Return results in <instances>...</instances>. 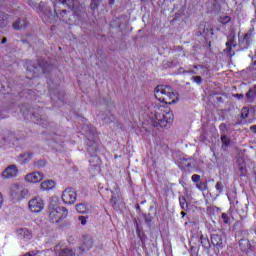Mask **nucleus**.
Here are the masks:
<instances>
[{
  "mask_svg": "<svg viewBox=\"0 0 256 256\" xmlns=\"http://www.w3.org/2000/svg\"><path fill=\"white\" fill-rule=\"evenodd\" d=\"M46 165H47V161H45V160H38V161L34 162V167L36 169H41V168L45 167Z\"/></svg>",
  "mask_w": 256,
  "mask_h": 256,
  "instance_id": "nucleus-28",
  "label": "nucleus"
},
{
  "mask_svg": "<svg viewBox=\"0 0 256 256\" xmlns=\"http://www.w3.org/2000/svg\"><path fill=\"white\" fill-rule=\"evenodd\" d=\"M211 243L216 249H223V235L222 234H212Z\"/></svg>",
  "mask_w": 256,
  "mask_h": 256,
  "instance_id": "nucleus-12",
  "label": "nucleus"
},
{
  "mask_svg": "<svg viewBox=\"0 0 256 256\" xmlns=\"http://www.w3.org/2000/svg\"><path fill=\"white\" fill-rule=\"evenodd\" d=\"M219 129L222 131V133H225V131H227V124L221 123Z\"/></svg>",
  "mask_w": 256,
  "mask_h": 256,
  "instance_id": "nucleus-42",
  "label": "nucleus"
},
{
  "mask_svg": "<svg viewBox=\"0 0 256 256\" xmlns=\"http://www.w3.org/2000/svg\"><path fill=\"white\" fill-rule=\"evenodd\" d=\"M192 181L193 183H199L201 181V176L199 174L192 175Z\"/></svg>",
  "mask_w": 256,
  "mask_h": 256,
  "instance_id": "nucleus-40",
  "label": "nucleus"
},
{
  "mask_svg": "<svg viewBox=\"0 0 256 256\" xmlns=\"http://www.w3.org/2000/svg\"><path fill=\"white\" fill-rule=\"evenodd\" d=\"M40 187H41L42 191H51V189L55 188V181H53V180L43 181L40 184Z\"/></svg>",
  "mask_w": 256,
  "mask_h": 256,
  "instance_id": "nucleus-15",
  "label": "nucleus"
},
{
  "mask_svg": "<svg viewBox=\"0 0 256 256\" xmlns=\"http://www.w3.org/2000/svg\"><path fill=\"white\" fill-rule=\"evenodd\" d=\"M89 163H94L92 164L93 167H97V165H99V157H97L96 155H92L91 159L89 160Z\"/></svg>",
  "mask_w": 256,
  "mask_h": 256,
  "instance_id": "nucleus-35",
  "label": "nucleus"
},
{
  "mask_svg": "<svg viewBox=\"0 0 256 256\" xmlns=\"http://www.w3.org/2000/svg\"><path fill=\"white\" fill-rule=\"evenodd\" d=\"M215 189L219 193V195H221V193H223V189H224L223 182H217L215 185Z\"/></svg>",
  "mask_w": 256,
  "mask_h": 256,
  "instance_id": "nucleus-36",
  "label": "nucleus"
},
{
  "mask_svg": "<svg viewBox=\"0 0 256 256\" xmlns=\"http://www.w3.org/2000/svg\"><path fill=\"white\" fill-rule=\"evenodd\" d=\"M44 205L45 204L41 198H33L29 201V209L32 213H41Z\"/></svg>",
  "mask_w": 256,
  "mask_h": 256,
  "instance_id": "nucleus-6",
  "label": "nucleus"
},
{
  "mask_svg": "<svg viewBox=\"0 0 256 256\" xmlns=\"http://www.w3.org/2000/svg\"><path fill=\"white\" fill-rule=\"evenodd\" d=\"M196 187L200 191H206V189H207V181H204V182L200 181V182L196 183Z\"/></svg>",
  "mask_w": 256,
  "mask_h": 256,
  "instance_id": "nucleus-32",
  "label": "nucleus"
},
{
  "mask_svg": "<svg viewBox=\"0 0 256 256\" xmlns=\"http://www.w3.org/2000/svg\"><path fill=\"white\" fill-rule=\"evenodd\" d=\"M19 170L17 169L16 165L8 166L2 173L3 179H13L17 175Z\"/></svg>",
  "mask_w": 256,
  "mask_h": 256,
  "instance_id": "nucleus-9",
  "label": "nucleus"
},
{
  "mask_svg": "<svg viewBox=\"0 0 256 256\" xmlns=\"http://www.w3.org/2000/svg\"><path fill=\"white\" fill-rule=\"evenodd\" d=\"M111 203H112L113 205H115V202L113 201V198H112V201H111Z\"/></svg>",
  "mask_w": 256,
  "mask_h": 256,
  "instance_id": "nucleus-60",
  "label": "nucleus"
},
{
  "mask_svg": "<svg viewBox=\"0 0 256 256\" xmlns=\"http://www.w3.org/2000/svg\"><path fill=\"white\" fill-rule=\"evenodd\" d=\"M251 39V35L245 34L243 37H239L238 45L240 49H247L249 47V40Z\"/></svg>",
  "mask_w": 256,
  "mask_h": 256,
  "instance_id": "nucleus-13",
  "label": "nucleus"
},
{
  "mask_svg": "<svg viewBox=\"0 0 256 256\" xmlns=\"http://www.w3.org/2000/svg\"><path fill=\"white\" fill-rule=\"evenodd\" d=\"M49 15H45L47 23H52L53 19H55V15L51 13V11L48 12Z\"/></svg>",
  "mask_w": 256,
  "mask_h": 256,
  "instance_id": "nucleus-39",
  "label": "nucleus"
},
{
  "mask_svg": "<svg viewBox=\"0 0 256 256\" xmlns=\"http://www.w3.org/2000/svg\"><path fill=\"white\" fill-rule=\"evenodd\" d=\"M154 94L160 103H165L166 105H173L179 101L177 92L171 86L158 85L154 90Z\"/></svg>",
  "mask_w": 256,
  "mask_h": 256,
  "instance_id": "nucleus-1",
  "label": "nucleus"
},
{
  "mask_svg": "<svg viewBox=\"0 0 256 256\" xmlns=\"http://www.w3.org/2000/svg\"><path fill=\"white\" fill-rule=\"evenodd\" d=\"M224 53H226L227 57H235V50H233L231 45L226 46Z\"/></svg>",
  "mask_w": 256,
  "mask_h": 256,
  "instance_id": "nucleus-25",
  "label": "nucleus"
},
{
  "mask_svg": "<svg viewBox=\"0 0 256 256\" xmlns=\"http://www.w3.org/2000/svg\"><path fill=\"white\" fill-rule=\"evenodd\" d=\"M192 81H194V83H196L197 85H201V83H203V79L201 78V76L192 77Z\"/></svg>",
  "mask_w": 256,
  "mask_h": 256,
  "instance_id": "nucleus-38",
  "label": "nucleus"
},
{
  "mask_svg": "<svg viewBox=\"0 0 256 256\" xmlns=\"http://www.w3.org/2000/svg\"><path fill=\"white\" fill-rule=\"evenodd\" d=\"M26 69L29 73H33V77H39L41 73H49L51 71V64L39 59L37 63L29 61L26 63Z\"/></svg>",
  "mask_w": 256,
  "mask_h": 256,
  "instance_id": "nucleus-3",
  "label": "nucleus"
},
{
  "mask_svg": "<svg viewBox=\"0 0 256 256\" xmlns=\"http://www.w3.org/2000/svg\"><path fill=\"white\" fill-rule=\"evenodd\" d=\"M179 71H180V73H181V71H183V68H180Z\"/></svg>",
  "mask_w": 256,
  "mask_h": 256,
  "instance_id": "nucleus-62",
  "label": "nucleus"
},
{
  "mask_svg": "<svg viewBox=\"0 0 256 256\" xmlns=\"http://www.w3.org/2000/svg\"><path fill=\"white\" fill-rule=\"evenodd\" d=\"M5 19H7V16L5 15V13H0V25H3L1 21H5Z\"/></svg>",
  "mask_w": 256,
  "mask_h": 256,
  "instance_id": "nucleus-44",
  "label": "nucleus"
},
{
  "mask_svg": "<svg viewBox=\"0 0 256 256\" xmlns=\"http://www.w3.org/2000/svg\"><path fill=\"white\" fill-rule=\"evenodd\" d=\"M58 256H75V251L69 248H63L60 250Z\"/></svg>",
  "mask_w": 256,
  "mask_h": 256,
  "instance_id": "nucleus-23",
  "label": "nucleus"
},
{
  "mask_svg": "<svg viewBox=\"0 0 256 256\" xmlns=\"http://www.w3.org/2000/svg\"><path fill=\"white\" fill-rule=\"evenodd\" d=\"M43 179L44 174L41 172H33L25 176V181L28 183H40V181H43Z\"/></svg>",
  "mask_w": 256,
  "mask_h": 256,
  "instance_id": "nucleus-7",
  "label": "nucleus"
},
{
  "mask_svg": "<svg viewBox=\"0 0 256 256\" xmlns=\"http://www.w3.org/2000/svg\"><path fill=\"white\" fill-rule=\"evenodd\" d=\"M182 218L185 217V215H187V213H185V211L181 212Z\"/></svg>",
  "mask_w": 256,
  "mask_h": 256,
  "instance_id": "nucleus-54",
  "label": "nucleus"
},
{
  "mask_svg": "<svg viewBox=\"0 0 256 256\" xmlns=\"http://www.w3.org/2000/svg\"><path fill=\"white\" fill-rule=\"evenodd\" d=\"M238 169L241 177H245V175H247V168L245 167V164H239Z\"/></svg>",
  "mask_w": 256,
  "mask_h": 256,
  "instance_id": "nucleus-31",
  "label": "nucleus"
},
{
  "mask_svg": "<svg viewBox=\"0 0 256 256\" xmlns=\"http://www.w3.org/2000/svg\"><path fill=\"white\" fill-rule=\"evenodd\" d=\"M183 73H190L191 75H197V72H195V70L183 71Z\"/></svg>",
  "mask_w": 256,
  "mask_h": 256,
  "instance_id": "nucleus-45",
  "label": "nucleus"
},
{
  "mask_svg": "<svg viewBox=\"0 0 256 256\" xmlns=\"http://www.w3.org/2000/svg\"><path fill=\"white\" fill-rule=\"evenodd\" d=\"M3 205V194L0 193V207Z\"/></svg>",
  "mask_w": 256,
  "mask_h": 256,
  "instance_id": "nucleus-52",
  "label": "nucleus"
},
{
  "mask_svg": "<svg viewBox=\"0 0 256 256\" xmlns=\"http://www.w3.org/2000/svg\"><path fill=\"white\" fill-rule=\"evenodd\" d=\"M234 97H236V99H243L245 96L243 94H235Z\"/></svg>",
  "mask_w": 256,
  "mask_h": 256,
  "instance_id": "nucleus-46",
  "label": "nucleus"
},
{
  "mask_svg": "<svg viewBox=\"0 0 256 256\" xmlns=\"http://www.w3.org/2000/svg\"><path fill=\"white\" fill-rule=\"evenodd\" d=\"M27 193V189L20 188L19 186H15V188L11 190V196L13 199H23Z\"/></svg>",
  "mask_w": 256,
  "mask_h": 256,
  "instance_id": "nucleus-11",
  "label": "nucleus"
},
{
  "mask_svg": "<svg viewBox=\"0 0 256 256\" xmlns=\"http://www.w3.org/2000/svg\"><path fill=\"white\" fill-rule=\"evenodd\" d=\"M67 215H69L67 208L63 206H57L50 211L49 218L52 223H59V221H61V219H65Z\"/></svg>",
  "mask_w": 256,
  "mask_h": 256,
  "instance_id": "nucleus-4",
  "label": "nucleus"
},
{
  "mask_svg": "<svg viewBox=\"0 0 256 256\" xmlns=\"http://www.w3.org/2000/svg\"><path fill=\"white\" fill-rule=\"evenodd\" d=\"M200 141H207V137H205V134L200 135Z\"/></svg>",
  "mask_w": 256,
  "mask_h": 256,
  "instance_id": "nucleus-49",
  "label": "nucleus"
},
{
  "mask_svg": "<svg viewBox=\"0 0 256 256\" xmlns=\"http://www.w3.org/2000/svg\"><path fill=\"white\" fill-rule=\"evenodd\" d=\"M82 246L79 247V249L82 251V253H85V251H89L93 247V238L89 235H84L82 240Z\"/></svg>",
  "mask_w": 256,
  "mask_h": 256,
  "instance_id": "nucleus-10",
  "label": "nucleus"
},
{
  "mask_svg": "<svg viewBox=\"0 0 256 256\" xmlns=\"http://www.w3.org/2000/svg\"><path fill=\"white\" fill-rule=\"evenodd\" d=\"M180 165L182 169H191V160L189 158L182 159Z\"/></svg>",
  "mask_w": 256,
  "mask_h": 256,
  "instance_id": "nucleus-24",
  "label": "nucleus"
},
{
  "mask_svg": "<svg viewBox=\"0 0 256 256\" xmlns=\"http://www.w3.org/2000/svg\"><path fill=\"white\" fill-rule=\"evenodd\" d=\"M136 209L139 210L141 209V206H139V204L136 205Z\"/></svg>",
  "mask_w": 256,
  "mask_h": 256,
  "instance_id": "nucleus-57",
  "label": "nucleus"
},
{
  "mask_svg": "<svg viewBox=\"0 0 256 256\" xmlns=\"http://www.w3.org/2000/svg\"><path fill=\"white\" fill-rule=\"evenodd\" d=\"M247 117H249V108L244 107L241 110V118L242 119H247Z\"/></svg>",
  "mask_w": 256,
  "mask_h": 256,
  "instance_id": "nucleus-34",
  "label": "nucleus"
},
{
  "mask_svg": "<svg viewBox=\"0 0 256 256\" xmlns=\"http://www.w3.org/2000/svg\"><path fill=\"white\" fill-rule=\"evenodd\" d=\"M24 256H41V252L39 250H32L24 254Z\"/></svg>",
  "mask_w": 256,
  "mask_h": 256,
  "instance_id": "nucleus-37",
  "label": "nucleus"
},
{
  "mask_svg": "<svg viewBox=\"0 0 256 256\" xmlns=\"http://www.w3.org/2000/svg\"><path fill=\"white\" fill-rule=\"evenodd\" d=\"M1 43L2 45H5V43H7V37H3Z\"/></svg>",
  "mask_w": 256,
  "mask_h": 256,
  "instance_id": "nucleus-50",
  "label": "nucleus"
},
{
  "mask_svg": "<svg viewBox=\"0 0 256 256\" xmlns=\"http://www.w3.org/2000/svg\"><path fill=\"white\" fill-rule=\"evenodd\" d=\"M173 121H175V116L172 111L163 112L161 108H157L154 117L151 119V125L154 129H164L167 125H171Z\"/></svg>",
  "mask_w": 256,
  "mask_h": 256,
  "instance_id": "nucleus-2",
  "label": "nucleus"
},
{
  "mask_svg": "<svg viewBox=\"0 0 256 256\" xmlns=\"http://www.w3.org/2000/svg\"><path fill=\"white\" fill-rule=\"evenodd\" d=\"M5 119V116H3V113H0V120Z\"/></svg>",
  "mask_w": 256,
  "mask_h": 256,
  "instance_id": "nucleus-55",
  "label": "nucleus"
},
{
  "mask_svg": "<svg viewBox=\"0 0 256 256\" xmlns=\"http://www.w3.org/2000/svg\"><path fill=\"white\" fill-rule=\"evenodd\" d=\"M250 131H252V133H255L256 135V125L250 126Z\"/></svg>",
  "mask_w": 256,
  "mask_h": 256,
  "instance_id": "nucleus-47",
  "label": "nucleus"
},
{
  "mask_svg": "<svg viewBox=\"0 0 256 256\" xmlns=\"http://www.w3.org/2000/svg\"><path fill=\"white\" fill-rule=\"evenodd\" d=\"M239 247L244 253H249L251 251V242L248 239H241L239 241Z\"/></svg>",
  "mask_w": 256,
  "mask_h": 256,
  "instance_id": "nucleus-14",
  "label": "nucleus"
},
{
  "mask_svg": "<svg viewBox=\"0 0 256 256\" xmlns=\"http://www.w3.org/2000/svg\"><path fill=\"white\" fill-rule=\"evenodd\" d=\"M63 4L68 5L69 9H73L77 3V0H59Z\"/></svg>",
  "mask_w": 256,
  "mask_h": 256,
  "instance_id": "nucleus-26",
  "label": "nucleus"
},
{
  "mask_svg": "<svg viewBox=\"0 0 256 256\" xmlns=\"http://www.w3.org/2000/svg\"><path fill=\"white\" fill-rule=\"evenodd\" d=\"M228 41L226 42V47H229V45L233 46V48L237 47V42L235 41V32H231L227 36Z\"/></svg>",
  "mask_w": 256,
  "mask_h": 256,
  "instance_id": "nucleus-19",
  "label": "nucleus"
},
{
  "mask_svg": "<svg viewBox=\"0 0 256 256\" xmlns=\"http://www.w3.org/2000/svg\"><path fill=\"white\" fill-rule=\"evenodd\" d=\"M136 231H137V233L141 232V227H139V224H137V223H136Z\"/></svg>",
  "mask_w": 256,
  "mask_h": 256,
  "instance_id": "nucleus-51",
  "label": "nucleus"
},
{
  "mask_svg": "<svg viewBox=\"0 0 256 256\" xmlns=\"http://www.w3.org/2000/svg\"><path fill=\"white\" fill-rule=\"evenodd\" d=\"M256 95V86L254 88H251L248 90V92L246 93V99H253V96Z\"/></svg>",
  "mask_w": 256,
  "mask_h": 256,
  "instance_id": "nucleus-29",
  "label": "nucleus"
},
{
  "mask_svg": "<svg viewBox=\"0 0 256 256\" xmlns=\"http://www.w3.org/2000/svg\"><path fill=\"white\" fill-rule=\"evenodd\" d=\"M222 221L227 225L229 223V215L222 213Z\"/></svg>",
  "mask_w": 256,
  "mask_h": 256,
  "instance_id": "nucleus-41",
  "label": "nucleus"
},
{
  "mask_svg": "<svg viewBox=\"0 0 256 256\" xmlns=\"http://www.w3.org/2000/svg\"><path fill=\"white\" fill-rule=\"evenodd\" d=\"M220 139L222 142V149H227V147L231 145V139H229L226 134H222Z\"/></svg>",
  "mask_w": 256,
  "mask_h": 256,
  "instance_id": "nucleus-21",
  "label": "nucleus"
},
{
  "mask_svg": "<svg viewBox=\"0 0 256 256\" xmlns=\"http://www.w3.org/2000/svg\"><path fill=\"white\" fill-rule=\"evenodd\" d=\"M67 15V10H61L60 17H65Z\"/></svg>",
  "mask_w": 256,
  "mask_h": 256,
  "instance_id": "nucleus-48",
  "label": "nucleus"
},
{
  "mask_svg": "<svg viewBox=\"0 0 256 256\" xmlns=\"http://www.w3.org/2000/svg\"><path fill=\"white\" fill-rule=\"evenodd\" d=\"M13 29L15 31H19L21 29H25L27 27L25 19L18 18L13 24H12Z\"/></svg>",
  "mask_w": 256,
  "mask_h": 256,
  "instance_id": "nucleus-16",
  "label": "nucleus"
},
{
  "mask_svg": "<svg viewBox=\"0 0 256 256\" xmlns=\"http://www.w3.org/2000/svg\"><path fill=\"white\" fill-rule=\"evenodd\" d=\"M143 218H144V221H145L146 225L151 227V223L153 222V216H151V214L148 213V214H144Z\"/></svg>",
  "mask_w": 256,
  "mask_h": 256,
  "instance_id": "nucleus-27",
  "label": "nucleus"
},
{
  "mask_svg": "<svg viewBox=\"0 0 256 256\" xmlns=\"http://www.w3.org/2000/svg\"><path fill=\"white\" fill-rule=\"evenodd\" d=\"M16 235L22 241H31L33 234L27 228H19L16 230Z\"/></svg>",
  "mask_w": 256,
  "mask_h": 256,
  "instance_id": "nucleus-8",
  "label": "nucleus"
},
{
  "mask_svg": "<svg viewBox=\"0 0 256 256\" xmlns=\"http://www.w3.org/2000/svg\"><path fill=\"white\" fill-rule=\"evenodd\" d=\"M110 5H113L115 3V0H109Z\"/></svg>",
  "mask_w": 256,
  "mask_h": 256,
  "instance_id": "nucleus-56",
  "label": "nucleus"
},
{
  "mask_svg": "<svg viewBox=\"0 0 256 256\" xmlns=\"http://www.w3.org/2000/svg\"><path fill=\"white\" fill-rule=\"evenodd\" d=\"M252 67L256 70V60L253 62Z\"/></svg>",
  "mask_w": 256,
  "mask_h": 256,
  "instance_id": "nucleus-53",
  "label": "nucleus"
},
{
  "mask_svg": "<svg viewBox=\"0 0 256 256\" xmlns=\"http://www.w3.org/2000/svg\"><path fill=\"white\" fill-rule=\"evenodd\" d=\"M210 33H211V35H214L213 28L210 29Z\"/></svg>",
  "mask_w": 256,
  "mask_h": 256,
  "instance_id": "nucleus-58",
  "label": "nucleus"
},
{
  "mask_svg": "<svg viewBox=\"0 0 256 256\" xmlns=\"http://www.w3.org/2000/svg\"><path fill=\"white\" fill-rule=\"evenodd\" d=\"M112 185H117V183H115V182H112Z\"/></svg>",
  "mask_w": 256,
  "mask_h": 256,
  "instance_id": "nucleus-63",
  "label": "nucleus"
},
{
  "mask_svg": "<svg viewBox=\"0 0 256 256\" xmlns=\"http://www.w3.org/2000/svg\"><path fill=\"white\" fill-rule=\"evenodd\" d=\"M197 36H198V37L201 36V32H198Z\"/></svg>",
  "mask_w": 256,
  "mask_h": 256,
  "instance_id": "nucleus-59",
  "label": "nucleus"
},
{
  "mask_svg": "<svg viewBox=\"0 0 256 256\" xmlns=\"http://www.w3.org/2000/svg\"><path fill=\"white\" fill-rule=\"evenodd\" d=\"M229 21H231V17H229V16H221L219 18V23H221L222 25H227V23H229Z\"/></svg>",
  "mask_w": 256,
  "mask_h": 256,
  "instance_id": "nucleus-33",
  "label": "nucleus"
},
{
  "mask_svg": "<svg viewBox=\"0 0 256 256\" xmlns=\"http://www.w3.org/2000/svg\"><path fill=\"white\" fill-rule=\"evenodd\" d=\"M54 12L56 13V15L58 14V13H57V10H54Z\"/></svg>",
  "mask_w": 256,
  "mask_h": 256,
  "instance_id": "nucleus-64",
  "label": "nucleus"
},
{
  "mask_svg": "<svg viewBox=\"0 0 256 256\" xmlns=\"http://www.w3.org/2000/svg\"><path fill=\"white\" fill-rule=\"evenodd\" d=\"M62 201L66 205H75V201H77V191L71 187L66 188L62 193Z\"/></svg>",
  "mask_w": 256,
  "mask_h": 256,
  "instance_id": "nucleus-5",
  "label": "nucleus"
},
{
  "mask_svg": "<svg viewBox=\"0 0 256 256\" xmlns=\"http://www.w3.org/2000/svg\"><path fill=\"white\" fill-rule=\"evenodd\" d=\"M78 219H79V221H81L82 225H87V219H85L84 216H79Z\"/></svg>",
  "mask_w": 256,
  "mask_h": 256,
  "instance_id": "nucleus-43",
  "label": "nucleus"
},
{
  "mask_svg": "<svg viewBox=\"0 0 256 256\" xmlns=\"http://www.w3.org/2000/svg\"><path fill=\"white\" fill-rule=\"evenodd\" d=\"M30 159H33V152H28L20 155V161L22 165L29 163Z\"/></svg>",
  "mask_w": 256,
  "mask_h": 256,
  "instance_id": "nucleus-18",
  "label": "nucleus"
},
{
  "mask_svg": "<svg viewBox=\"0 0 256 256\" xmlns=\"http://www.w3.org/2000/svg\"><path fill=\"white\" fill-rule=\"evenodd\" d=\"M99 3H101V0H92L90 3V9L92 11H95V9H99Z\"/></svg>",
  "mask_w": 256,
  "mask_h": 256,
  "instance_id": "nucleus-30",
  "label": "nucleus"
},
{
  "mask_svg": "<svg viewBox=\"0 0 256 256\" xmlns=\"http://www.w3.org/2000/svg\"><path fill=\"white\" fill-rule=\"evenodd\" d=\"M199 242L204 249H211V242H209V238L203 236V234L200 236Z\"/></svg>",
  "mask_w": 256,
  "mask_h": 256,
  "instance_id": "nucleus-20",
  "label": "nucleus"
},
{
  "mask_svg": "<svg viewBox=\"0 0 256 256\" xmlns=\"http://www.w3.org/2000/svg\"><path fill=\"white\" fill-rule=\"evenodd\" d=\"M179 203L182 211H187L189 209V204L187 203V199L184 196L179 197Z\"/></svg>",
  "mask_w": 256,
  "mask_h": 256,
  "instance_id": "nucleus-22",
  "label": "nucleus"
},
{
  "mask_svg": "<svg viewBox=\"0 0 256 256\" xmlns=\"http://www.w3.org/2000/svg\"><path fill=\"white\" fill-rule=\"evenodd\" d=\"M197 67H198L197 65H194V69H197Z\"/></svg>",
  "mask_w": 256,
  "mask_h": 256,
  "instance_id": "nucleus-61",
  "label": "nucleus"
},
{
  "mask_svg": "<svg viewBox=\"0 0 256 256\" xmlns=\"http://www.w3.org/2000/svg\"><path fill=\"white\" fill-rule=\"evenodd\" d=\"M76 211L85 215V213H89V205L85 203H79L76 205Z\"/></svg>",
  "mask_w": 256,
  "mask_h": 256,
  "instance_id": "nucleus-17",
  "label": "nucleus"
}]
</instances>
